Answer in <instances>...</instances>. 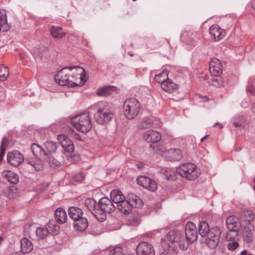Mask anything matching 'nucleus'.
Returning a JSON list of instances; mask_svg holds the SVG:
<instances>
[{"instance_id": "cd10ccee", "label": "nucleus", "mask_w": 255, "mask_h": 255, "mask_svg": "<svg viewBox=\"0 0 255 255\" xmlns=\"http://www.w3.org/2000/svg\"><path fill=\"white\" fill-rule=\"evenodd\" d=\"M199 234L202 237H205L210 232L208 223L206 221L200 222L198 229Z\"/></svg>"}, {"instance_id": "dca6fc26", "label": "nucleus", "mask_w": 255, "mask_h": 255, "mask_svg": "<svg viewBox=\"0 0 255 255\" xmlns=\"http://www.w3.org/2000/svg\"><path fill=\"white\" fill-rule=\"evenodd\" d=\"M126 201L129 206V214L131 212L132 208H139L143 206L141 199L133 193H129L127 196Z\"/></svg>"}, {"instance_id": "0e129e2a", "label": "nucleus", "mask_w": 255, "mask_h": 255, "mask_svg": "<svg viewBox=\"0 0 255 255\" xmlns=\"http://www.w3.org/2000/svg\"><path fill=\"white\" fill-rule=\"evenodd\" d=\"M128 255H134V254H129Z\"/></svg>"}, {"instance_id": "bb28decb", "label": "nucleus", "mask_w": 255, "mask_h": 255, "mask_svg": "<svg viewBox=\"0 0 255 255\" xmlns=\"http://www.w3.org/2000/svg\"><path fill=\"white\" fill-rule=\"evenodd\" d=\"M20 244L21 252L23 254L29 253L33 250V246L32 242L26 238L21 239Z\"/></svg>"}, {"instance_id": "a19ab883", "label": "nucleus", "mask_w": 255, "mask_h": 255, "mask_svg": "<svg viewBox=\"0 0 255 255\" xmlns=\"http://www.w3.org/2000/svg\"><path fill=\"white\" fill-rule=\"evenodd\" d=\"M109 255H125L123 253V249L120 247L117 246L111 250H110Z\"/></svg>"}, {"instance_id": "473e14b6", "label": "nucleus", "mask_w": 255, "mask_h": 255, "mask_svg": "<svg viewBox=\"0 0 255 255\" xmlns=\"http://www.w3.org/2000/svg\"><path fill=\"white\" fill-rule=\"evenodd\" d=\"M5 175L7 181L11 183L15 184L19 181V178L17 174L12 171H8Z\"/></svg>"}, {"instance_id": "4c0bfd02", "label": "nucleus", "mask_w": 255, "mask_h": 255, "mask_svg": "<svg viewBox=\"0 0 255 255\" xmlns=\"http://www.w3.org/2000/svg\"><path fill=\"white\" fill-rule=\"evenodd\" d=\"M245 122V119L242 115L236 116L233 119V125L237 128L242 127Z\"/></svg>"}, {"instance_id": "0eeeda50", "label": "nucleus", "mask_w": 255, "mask_h": 255, "mask_svg": "<svg viewBox=\"0 0 255 255\" xmlns=\"http://www.w3.org/2000/svg\"><path fill=\"white\" fill-rule=\"evenodd\" d=\"M115 208V204L108 198L105 197L100 199L98 203L97 219L101 222H104L107 218L106 213H110Z\"/></svg>"}, {"instance_id": "423d86ee", "label": "nucleus", "mask_w": 255, "mask_h": 255, "mask_svg": "<svg viewBox=\"0 0 255 255\" xmlns=\"http://www.w3.org/2000/svg\"><path fill=\"white\" fill-rule=\"evenodd\" d=\"M140 110V105L135 98H128L123 104V112L127 119L132 120L138 114Z\"/></svg>"}, {"instance_id": "13d9d810", "label": "nucleus", "mask_w": 255, "mask_h": 255, "mask_svg": "<svg viewBox=\"0 0 255 255\" xmlns=\"http://www.w3.org/2000/svg\"><path fill=\"white\" fill-rule=\"evenodd\" d=\"M128 54L130 56L132 57L134 55V54L131 52H128Z\"/></svg>"}, {"instance_id": "e2e57ef3", "label": "nucleus", "mask_w": 255, "mask_h": 255, "mask_svg": "<svg viewBox=\"0 0 255 255\" xmlns=\"http://www.w3.org/2000/svg\"><path fill=\"white\" fill-rule=\"evenodd\" d=\"M57 162H56V165H59V163H58Z\"/></svg>"}, {"instance_id": "2f4dec72", "label": "nucleus", "mask_w": 255, "mask_h": 255, "mask_svg": "<svg viewBox=\"0 0 255 255\" xmlns=\"http://www.w3.org/2000/svg\"><path fill=\"white\" fill-rule=\"evenodd\" d=\"M255 78L254 76L251 77L248 82L247 87V93L249 95L254 96L255 94Z\"/></svg>"}, {"instance_id": "f3484780", "label": "nucleus", "mask_w": 255, "mask_h": 255, "mask_svg": "<svg viewBox=\"0 0 255 255\" xmlns=\"http://www.w3.org/2000/svg\"><path fill=\"white\" fill-rule=\"evenodd\" d=\"M57 139L60 142L63 149L68 152H73L75 150V146L73 141L65 134H59Z\"/></svg>"}, {"instance_id": "f8f14e48", "label": "nucleus", "mask_w": 255, "mask_h": 255, "mask_svg": "<svg viewBox=\"0 0 255 255\" xmlns=\"http://www.w3.org/2000/svg\"><path fill=\"white\" fill-rule=\"evenodd\" d=\"M241 218L243 221L248 223L245 228V233L248 232L247 235L250 238L253 235L252 231L255 230L254 223L255 214L251 210H246L242 213Z\"/></svg>"}, {"instance_id": "49530a36", "label": "nucleus", "mask_w": 255, "mask_h": 255, "mask_svg": "<svg viewBox=\"0 0 255 255\" xmlns=\"http://www.w3.org/2000/svg\"><path fill=\"white\" fill-rule=\"evenodd\" d=\"M104 88L106 89V92L107 93L106 96L112 94V93L116 91V87L113 86H107L104 87Z\"/></svg>"}, {"instance_id": "20e7f679", "label": "nucleus", "mask_w": 255, "mask_h": 255, "mask_svg": "<svg viewBox=\"0 0 255 255\" xmlns=\"http://www.w3.org/2000/svg\"><path fill=\"white\" fill-rule=\"evenodd\" d=\"M114 115V111L109 105L106 103H101L94 114V118L98 124H103L111 121Z\"/></svg>"}, {"instance_id": "09e8293b", "label": "nucleus", "mask_w": 255, "mask_h": 255, "mask_svg": "<svg viewBox=\"0 0 255 255\" xmlns=\"http://www.w3.org/2000/svg\"><path fill=\"white\" fill-rule=\"evenodd\" d=\"M250 8H254L253 2H251L247 5V8L250 9Z\"/></svg>"}, {"instance_id": "f704fd0d", "label": "nucleus", "mask_w": 255, "mask_h": 255, "mask_svg": "<svg viewBox=\"0 0 255 255\" xmlns=\"http://www.w3.org/2000/svg\"><path fill=\"white\" fill-rule=\"evenodd\" d=\"M36 234L37 237L40 239L46 238L49 235L48 231L47 228L39 227L36 229Z\"/></svg>"}, {"instance_id": "a18cd8bd", "label": "nucleus", "mask_w": 255, "mask_h": 255, "mask_svg": "<svg viewBox=\"0 0 255 255\" xmlns=\"http://www.w3.org/2000/svg\"><path fill=\"white\" fill-rule=\"evenodd\" d=\"M84 178L85 176L84 174L82 172L76 173L73 177V180L75 181L78 182L81 181L84 179Z\"/></svg>"}, {"instance_id": "7ed1b4c3", "label": "nucleus", "mask_w": 255, "mask_h": 255, "mask_svg": "<svg viewBox=\"0 0 255 255\" xmlns=\"http://www.w3.org/2000/svg\"><path fill=\"white\" fill-rule=\"evenodd\" d=\"M69 69L72 71L74 69H78L81 72H84V69L79 66H70L65 67L62 68L60 71H58L55 76V80L56 82L60 86H69L71 87H76L80 85L81 83L74 81L69 78L68 74L65 73L64 71Z\"/></svg>"}, {"instance_id": "f257e3e1", "label": "nucleus", "mask_w": 255, "mask_h": 255, "mask_svg": "<svg viewBox=\"0 0 255 255\" xmlns=\"http://www.w3.org/2000/svg\"><path fill=\"white\" fill-rule=\"evenodd\" d=\"M184 233L179 230H172L167 234V239L170 242L169 248L172 250L179 248L182 251L186 250L189 245L190 242L196 240L197 238V231L195 224L188 222L185 228Z\"/></svg>"}, {"instance_id": "864d4df0", "label": "nucleus", "mask_w": 255, "mask_h": 255, "mask_svg": "<svg viewBox=\"0 0 255 255\" xmlns=\"http://www.w3.org/2000/svg\"><path fill=\"white\" fill-rule=\"evenodd\" d=\"M69 78L72 80L73 81H76V82H77V81L75 80V76L74 75H71L70 76H69Z\"/></svg>"}, {"instance_id": "c756f323", "label": "nucleus", "mask_w": 255, "mask_h": 255, "mask_svg": "<svg viewBox=\"0 0 255 255\" xmlns=\"http://www.w3.org/2000/svg\"><path fill=\"white\" fill-rule=\"evenodd\" d=\"M51 34L53 37L56 38H61L65 35V32L61 27L55 26L51 27Z\"/></svg>"}, {"instance_id": "aec40b11", "label": "nucleus", "mask_w": 255, "mask_h": 255, "mask_svg": "<svg viewBox=\"0 0 255 255\" xmlns=\"http://www.w3.org/2000/svg\"><path fill=\"white\" fill-rule=\"evenodd\" d=\"M209 33L215 41H216L224 38L226 35L225 30L221 28L217 24H213L210 27Z\"/></svg>"}, {"instance_id": "c03bdc74", "label": "nucleus", "mask_w": 255, "mask_h": 255, "mask_svg": "<svg viewBox=\"0 0 255 255\" xmlns=\"http://www.w3.org/2000/svg\"><path fill=\"white\" fill-rule=\"evenodd\" d=\"M236 239L237 238L234 240H230L232 242L229 243L228 244L227 247L229 250L234 251L236 249L238 248L239 244L238 242L235 241Z\"/></svg>"}, {"instance_id": "58836bf2", "label": "nucleus", "mask_w": 255, "mask_h": 255, "mask_svg": "<svg viewBox=\"0 0 255 255\" xmlns=\"http://www.w3.org/2000/svg\"><path fill=\"white\" fill-rule=\"evenodd\" d=\"M48 231L49 234H52L54 235L58 234L59 231V226L55 225L52 222H49L46 227Z\"/></svg>"}, {"instance_id": "bf43d9fd", "label": "nucleus", "mask_w": 255, "mask_h": 255, "mask_svg": "<svg viewBox=\"0 0 255 255\" xmlns=\"http://www.w3.org/2000/svg\"><path fill=\"white\" fill-rule=\"evenodd\" d=\"M242 106L245 108V107H246V105H244V102H243V103H242Z\"/></svg>"}, {"instance_id": "e433bc0d", "label": "nucleus", "mask_w": 255, "mask_h": 255, "mask_svg": "<svg viewBox=\"0 0 255 255\" xmlns=\"http://www.w3.org/2000/svg\"><path fill=\"white\" fill-rule=\"evenodd\" d=\"M9 71L8 67L0 66V81H4L6 80L9 76Z\"/></svg>"}, {"instance_id": "3c124183", "label": "nucleus", "mask_w": 255, "mask_h": 255, "mask_svg": "<svg viewBox=\"0 0 255 255\" xmlns=\"http://www.w3.org/2000/svg\"><path fill=\"white\" fill-rule=\"evenodd\" d=\"M241 255H253L251 254L250 253H248V252L246 250H244L242 252Z\"/></svg>"}, {"instance_id": "ea45409f", "label": "nucleus", "mask_w": 255, "mask_h": 255, "mask_svg": "<svg viewBox=\"0 0 255 255\" xmlns=\"http://www.w3.org/2000/svg\"><path fill=\"white\" fill-rule=\"evenodd\" d=\"M192 35L190 33V32L184 30L182 31L181 34V40L182 42L189 44L191 42V35Z\"/></svg>"}, {"instance_id": "69168bd1", "label": "nucleus", "mask_w": 255, "mask_h": 255, "mask_svg": "<svg viewBox=\"0 0 255 255\" xmlns=\"http://www.w3.org/2000/svg\"><path fill=\"white\" fill-rule=\"evenodd\" d=\"M133 1H135L136 0H132Z\"/></svg>"}, {"instance_id": "412c9836", "label": "nucleus", "mask_w": 255, "mask_h": 255, "mask_svg": "<svg viewBox=\"0 0 255 255\" xmlns=\"http://www.w3.org/2000/svg\"><path fill=\"white\" fill-rule=\"evenodd\" d=\"M144 139L149 143H156L161 138V134L154 130H148L143 135Z\"/></svg>"}, {"instance_id": "c85d7f7f", "label": "nucleus", "mask_w": 255, "mask_h": 255, "mask_svg": "<svg viewBox=\"0 0 255 255\" xmlns=\"http://www.w3.org/2000/svg\"><path fill=\"white\" fill-rule=\"evenodd\" d=\"M152 125L153 122L152 120L147 117H144L140 119L137 124L138 128L141 129L150 128Z\"/></svg>"}, {"instance_id": "680f3d73", "label": "nucleus", "mask_w": 255, "mask_h": 255, "mask_svg": "<svg viewBox=\"0 0 255 255\" xmlns=\"http://www.w3.org/2000/svg\"><path fill=\"white\" fill-rule=\"evenodd\" d=\"M253 181H254V183H255V178H254L253 179Z\"/></svg>"}, {"instance_id": "6ab92c4d", "label": "nucleus", "mask_w": 255, "mask_h": 255, "mask_svg": "<svg viewBox=\"0 0 255 255\" xmlns=\"http://www.w3.org/2000/svg\"><path fill=\"white\" fill-rule=\"evenodd\" d=\"M182 158V153L179 148H171L165 153V158L170 161H176Z\"/></svg>"}, {"instance_id": "603ef678", "label": "nucleus", "mask_w": 255, "mask_h": 255, "mask_svg": "<svg viewBox=\"0 0 255 255\" xmlns=\"http://www.w3.org/2000/svg\"><path fill=\"white\" fill-rule=\"evenodd\" d=\"M160 255H169V253L168 252L164 251L160 254Z\"/></svg>"}, {"instance_id": "5fc2aeb1", "label": "nucleus", "mask_w": 255, "mask_h": 255, "mask_svg": "<svg viewBox=\"0 0 255 255\" xmlns=\"http://www.w3.org/2000/svg\"><path fill=\"white\" fill-rule=\"evenodd\" d=\"M137 167L139 169H142L143 167V164L142 163H139L137 165Z\"/></svg>"}, {"instance_id": "ddd939ff", "label": "nucleus", "mask_w": 255, "mask_h": 255, "mask_svg": "<svg viewBox=\"0 0 255 255\" xmlns=\"http://www.w3.org/2000/svg\"><path fill=\"white\" fill-rule=\"evenodd\" d=\"M136 253L137 255H155L153 246L146 242H141L138 244Z\"/></svg>"}, {"instance_id": "393cba45", "label": "nucleus", "mask_w": 255, "mask_h": 255, "mask_svg": "<svg viewBox=\"0 0 255 255\" xmlns=\"http://www.w3.org/2000/svg\"><path fill=\"white\" fill-rule=\"evenodd\" d=\"M54 218L56 222L59 224L64 223L67 220L66 211L62 208H58L55 211Z\"/></svg>"}, {"instance_id": "a211bd4d", "label": "nucleus", "mask_w": 255, "mask_h": 255, "mask_svg": "<svg viewBox=\"0 0 255 255\" xmlns=\"http://www.w3.org/2000/svg\"><path fill=\"white\" fill-rule=\"evenodd\" d=\"M209 71L211 74L215 77H218L222 74L223 65L218 59L213 58L211 59L210 62Z\"/></svg>"}, {"instance_id": "39448f33", "label": "nucleus", "mask_w": 255, "mask_h": 255, "mask_svg": "<svg viewBox=\"0 0 255 255\" xmlns=\"http://www.w3.org/2000/svg\"><path fill=\"white\" fill-rule=\"evenodd\" d=\"M71 124L80 132L87 133L92 128V123L87 114L84 113L71 118Z\"/></svg>"}, {"instance_id": "5701e85b", "label": "nucleus", "mask_w": 255, "mask_h": 255, "mask_svg": "<svg viewBox=\"0 0 255 255\" xmlns=\"http://www.w3.org/2000/svg\"><path fill=\"white\" fill-rule=\"evenodd\" d=\"M85 205L93 215L97 219L98 215V203L92 198H87L85 201Z\"/></svg>"}, {"instance_id": "b1692460", "label": "nucleus", "mask_w": 255, "mask_h": 255, "mask_svg": "<svg viewBox=\"0 0 255 255\" xmlns=\"http://www.w3.org/2000/svg\"><path fill=\"white\" fill-rule=\"evenodd\" d=\"M162 89L165 92L172 93L178 89V85L168 78L161 85Z\"/></svg>"}, {"instance_id": "c9c22d12", "label": "nucleus", "mask_w": 255, "mask_h": 255, "mask_svg": "<svg viewBox=\"0 0 255 255\" xmlns=\"http://www.w3.org/2000/svg\"><path fill=\"white\" fill-rule=\"evenodd\" d=\"M167 70H163L162 72L156 74L155 80L159 83H163L168 79Z\"/></svg>"}, {"instance_id": "37998d69", "label": "nucleus", "mask_w": 255, "mask_h": 255, "mask_svg": "<svg viewBox=\"0 0 255 255\" xmlns=\"http://www.w3.org/2000/svg\"><path fill=\"white\" fill-rule=\"evenodd\" d=\"M222 79L220 77H213L211 80V84L216 87L220 86L222 84Z\"/></svg>"}, {"instance_id": "6e6d98bb", "label": "nucleus", "mask_w": 255, "mask_h": 255, "mask_svg": "<svg viewBox=\"0 0 255 255\" xmlns=\"http://www.w3.org/2000/svg\"><path fill=\"white\" fill-rule=\"evenodd\" d=\"M208 136V135H206L201 139V141L203 142L204 140L206 138V137Z\"/></svg>"}, {"instance_id": "9d476101", "label": "nucleus", "mask_w": 255, "mask_h": 255, "mask_svg": "<svg viewBox=\"0 0 255 255\" xmlns=\"http://www.w3.org/2000/svg\"><path fill=\"white\" fill-rule=\"evenodd\" d=\"M226 226L229 230L226 235L227 240H235L238 236V232L241 227L238 219L235 216H229L226 220Z\"/></svg>"}, {"instance_id": "4d7b16f0", "label": "nucleus", "mask_w": 255, "mask_h": 255, "mask_svg": "<svg viewBox=\"0 0 255 255\" xmlns=\"http://www.w3.org/2000/svg\"><path fill=\"white\" fill-rule=\"evenodd\" d=\"M215 126H216V125H219V126H220V128H223V125H222V124H220V123H216V124H215Z\"/></svg>"}, {"instance_id": "4be33fe9", "label": "nucleus", "mask_w": 255, "mask_h": 255, "mask_svg": "<svg viewBox=\"0 0 255 255\" xmlns=\"http://www.w3.org/2000/svg\"><path fill=\"white\" fill-rule=\"evenodd\" d=\"M73 226L74 229L79 232L85 231L88 226V221L86 217H81L78 219L74 221Z\"/></svg>"}, {"instance_id": "8fccbe9b", "label": "nucleus", "mask_w": 255, "mask_h": 255, "mask_svg": "<svg viewBox=\"0 0 255 255\" xmlns=\"http://www.w3.org/2000/svg\"><path fill=\"white\" fill-rule=\"evenodd\" d=\"M11 255H25V254L21 252H17L12 253Z\"/></svg>"}, {"instance_id": "a878e982", "label": "nucleus", "mask_w": 255, "mask_h": 255, "mask_svg": "<svg viewBox=\"0 0 255 255\" xmlns=\"http://www.w3.org/2000/svg\"><path fill=\"white\" fill-rule=\"evenodd\" d=\"M68 214L69 217L74 221L79 219L83 215L82 210L77 207L72 206L68 209Z\"/></svg>"}, {"instance_id": "1a4fd4ad", "label": "nucleus", "mask_w": 255, "mask_h": 255, "mask_svg": "<svg viewBox=\"0 0 255 255\" xmlns=\"http://www.w3.org/2000/svg\"><path fill=\"white\" fill-rule=\"evenodd\" d=\"M110 197L114 204L121 212L128 214L129 208L126 199L123 193L119 190H114L111 192Z\"/></svg>"}, {"instance_id": "2eb2a0df", "label": "nucleus", "mask_w": 255, "mask_h": 255, "mask_svg": "<svg viewBox=\"0 0 255 255\" xmlns=\"http://www.w3.org/2000/svg\"><path fill=\"white\" fill-rule=\"evenodd\" d=\"M8 162L15 167L19 166L24 160L22 154L17 150L9 152L7 155Z\"/></svg>"}, {"instance_id": "7c9ffc66", "label": "nucleus", "mask_w": 255, "mask_h": 255, "mask_svg": "<svg viewBox=\"0 0 255 255\" xmlns=\"http://www.w3.org/2000/svg\"><path fill=\"white\" fill-rule=\"evenodd\" d=\"M59 146V143L53 141L49 140L45 142V148L50 153L55 152Z\"/></svg>"}, {"instance_id": "f03ea898", "label": "nucleus", "mask_w": 255, "mask_h": 255, "mask_svg": "<svg viewBox=\"0 0 255 255\" xmlns=\"http://www.w3.org/2000/svg\"><path fill=\"white\" fill-rule=\"evenodd\" d=\"M31 150L35 157H26L25 162L37 171L42 170L43 161H48L49 159L48 154L41 146L35 143L31 144Z\"/></svg>"}, {"instance_id": "de8ad7c7", "label": "nucleus", "mask_w": 255, "mask_h": 255, "mask_svg": "<svg viewBox=\"0 0 255 255\" xmlns=\"http://www.w3.org/2000/svg\"><path fill=\"white\" fill-rule=\"evenodd\" d=\"M106 89L102 87L99 88L97 90V94L100 96H106L107 93L106 92Z\"/></svg>"}, {"instance_id": "9b49d317", "label": "nucleus", "mask_w": 255, "mask_h": 255, "mask_svg": "<svg viewBox=\"0 0 255 255\" xmlns=\"http://www.w3.org/2000/svg\"><path fill=\"white\" fill-rule=\"evenodd\" d=\"M221 235V230L220 227H215L210 229V232L205 237L206 244L211 249H215L218 246Z\"/></svg>"}, {"instance_id": "6e6552de", "label": "nucleus", "mask_w": 255, "mask_h": 255, "mask_svg": "<svg viewBox=\"0 0 255 255\" xmlns=\"http://www.w3.org/2000/svg\"><path fill=\"white\" fill-rule=\"evenodd\" d=\"M176 172L182 177L189 180L196 179L200 175L196 165L190 162L183 163L179 165L176 168Z\"/></svg>"}, {"instance_id": "72a5a7b5", "label": "nucleus", "mask_w": 255, "mask_h": 255, "mask_svg": "<svg viewBox=\"0 0 255 255\" xmlns=\"http://www.w3.org/2000/svg\"><path fill=\"white\" fill-rule=\"evenodd\" d=\"M176 170L167 169L164 171L163 174L167 180L174 181L176 179Z\"/></svg>"}, {"instance_id": "79ce46f5", "label": "nucleus", "mask_w": 255, "mask_h": 255, "mask_svg": "<svg viewBox=\"0 0 255 255\" xmlns=\"http://www.w3.org/2000/svg\"><path fill=\"white\" fill-rule=\"evenodd\" d=\"M77 73L74 75L75 76V79L76 81L77 80H80V82L79 83H82V81L83 82V83H85V81H84V75H85V70H84V72H81L80 71L78 70V69H75ZM78 83L79 82H77ZM81 84V83H80Z\"/></svg>"}, {"instance_id": "4468645a", "label": "nucleus", "mask_w": 255, "mask_h": 255, "mask_svg": "<svg viewBox=\"0 0 255 255\" xmlns=\"http://www.w3.org/2000/svg\"><path fill=\"white\" fill-rule=\"evenodd\" d=\"M137 183L150 191L154 192L157 189L156 183L145 176H139L137 179Z\"/></svg>"}, {"instance_id": "052dcab7", "label": "nucleus", "mask_w": 255, "mask_h": 255, "mask_svg": "<svg viewBox=\"0 0 255 255\" xmlns=\"http://www.w3.org/2000/svg\"><path fill=\"white\" fill-rule=\"evenodd\" d=\"M253 188L254 189V190H255V185L253 186Z\"/></svg>"}]
</instances>
